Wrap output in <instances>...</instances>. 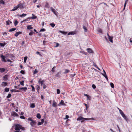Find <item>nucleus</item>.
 I'll use <instances>...</instances> for the list:
<instances>
[{
	"label": "nucleus",
	"instance_id": "f257e3e1",
	"mask_svg": "<svg viewBox=\"0 0 132 132\" xmlns=\"http://www.w3.org/2000/svg\"><path fill=\"white\" fill-rule=\"evenodd\" d=\"M28 120L31 121L30 123V124L32 127H34L36 125V122L34 120L31 118H29Z\"/></svg>",
	"mask_w": 132,
	"mask_h": 132
},
{
	"label": "nucleus",
	"instance_id": "f03ea898",
	"mask_svg": "<svg viewBox=\"0 0 132 132\" xmlns=\"http://www.w3.org/2000/svg\"><path fill=\"white\" fill-rule=\"evenodd\" d=\"M45 80H41V79H40L38 81V83L39 84H40L41 86H43V88L44 89L46 87V86L44 84Z\"/></svg>",
	"mask_w": 132,
	"mask_h": 132
},
{
	"label": "nucleus",
	"instance_id": "7ed1b4c3",
	"mask_svg": "<svg viewBox=\"0 0 132 132\" xmlns=\"http://www.w3.org/2000/svg\"><path fill=\"white\" fill-rule=\"evenodd\" d=\"M84 119L85 120H89L90 119H92V120H94V119L93 118H92L91 119L90 118H83V117L80 116L77 119V120H80L81 121V120H83V119Z\"/></svg>",
	"mask_w": 132,
	"mask_h": 132
},
{
	"label": "nucleus",
	"instance_id": "20e7f679",
	"mask_svg": "<svg viewBox=\"0 0 132 132\" xmlns=\"http://www.w3.org/2000/svg\"><path fill=\"white\" fill-rule=\"evenodd\" d=\"M51 10L53 13L57 16H58V14L57 12L55 9L53 8L52 7L50 8Z\"/></svg>",
	"mask_w": 132,
	"mask_h": 132
},
{
	"label": "nucleus",
	"instance_id": "39448f33",
	"mask_svg": "<svg viewBox=\"0 0 132 132\" xmlns=\"http://www.w3.org/2000/svg\"><path fill=\"white\" fill-rule=\"evenodd\" d=\"M21 125L18 124H16L15 125V130H16L19 131Z\"/></svg>",
	"mask_w": 132,
	"mask_h": 132
},
{
	"label": "nucleus",
	"instance_id": "423d86ee",
	"mask_svg": "<svg viewBox=\"0 0 132 132\" xmlns=\"http://www.w3.org/2000/svg\"><path fill=\"white\" fill-rule=\"evenodd\" d=\"M23 5V3H20L17 6L18 8H19L20 9H22L24 8Z\"/></svg>",
	"mask_w": 132,
	"mask_h": 132
},
{
	"label": "nucleus",
	"instance_id": "0eeeda50",
	"mask_svg": "<svg viewBox=\"0 0 132 132\" xmlns=\"http://www.w3.org/2000/svg\"><path fill=\"white\" fill-rule=\"evenodd\" d=\"M1 57L2 59V61L4 62H6V61L5 59V57L3 54L1 55Z\"/></svg>",
	"mask_w": 132,
	"mask_h": 132
},
{
	"label": "nucleus",
	"instance_id": "6e6552de",
	"mask_svg": "<svg viewBox=\"0 0 132 132\" xmlns=\"http://www.w3.org/2000/svg\"><path fill=\"white\" fill-rule=\"evenodd\" d=\"M27 89V87H24L20 88H19V89L21 90H22L25 92Z\"/></svg>",
	"mask_w": 132,
	"mask_h": 132
},
{
	"label": "nucleus",
	"instance_id": "1a4fd4ad",
	"mask_svg": "<svg viewBox=\"0 0 132 132\" xmlns=\"http://www.w3.org/2000/svg\"><path fill=\"white\" fill-rule=\"evenodd\" d=\"M60 105H65V104L64 103V101L62 100L61 101V102L58 104V105L60 106Z\"/></svg>",
	"mask_w": 132,
	"mask_h": 132
},
{
	"label": "nucleus",
	"instance_id": "9d476101",
	"mask_svg": "<svg viewBox=\"0 0 132 132\" xmlns=\"http://www.w3.org/2000/svg\"><path fill=\"white\" fill-rule=\"evenodd\" d=\"M7 83L6 82H2V84H1V85L2 86H6L7 85Z\"/></svg>",
	"mask_w": 132,
	"mask_h": 132
},
{
	"label": "nucleus",
	"instance_id": "9b49d317",
	"mask_svg": "<svg viewBox=\"0 0 132 132\" xmlns=\"http://www.w3.org/2000/svg\"><path fill=\"white\" fill-rule=\"evenodd\" d=\"M22 34V32L20 31L16 32L14 34V36L17 37L19 34Z\"/></svg>",
	"mask_w": 132,
	"mask_h": 132
},
{
	"label": "nucleus",
	"instance_id": "f8f14e48",
	"mask_svg": "<svg viewBox=\"0 0 132 132\" xmlns=\"http://www.w3.org/2000/svg\"><path fill=\"white\" fill-rule=\"evenodd\" d=\"M8 76L7 75H6L5 76H4L3 77V80H4L5 81H6V80L8 79Z\"/></svg>",
	"mask_w": 132,
	"mask_h": 132
},
{
	"label": "nucleus",
	"instance_id": "ddd939ff",
	"mask_svg": "<svg viewBox=\"0 0 132 132\" xmlns=\"http://www.w3.org/2000/svg\"><path fill=\"white\" fill-rule=\"evenodd\" d=\"M87 50L88 52L89 53H91L93 52L92 50L90 48H87Z\"/></svg>",
	"mask_w": 132,
	"mask_h": 132
},
{
	"label": "nucleus",
	"instance_id": "4468645a",
	"mask_svg": "<svg viewBox=\"0 0 132 132\" xmlns=\"http://www.w3.org/2000/svg\"><path fill=\"white\" fill-rule=\"evenodd\" d=\"M124 119L128 122V118L126 117V116L125 114L123 115V116H122Z\"/></svg>",
	"mask_w": 132,
	"mask_h": 132
},
{
	"label": "nucleus",
	"instance_id": "2eb2a0df",
	"mask_svg": "<svg viewBox=\"0 0 132 132\" xmlns=\"http://www.w3.org/2000/svg\"><path fill=\"white\" fill-rule=\"evenodd\" d=\"M108 38L109 40L112 43L113 42L112 39L113 38V37H111L110 36H109Z\"/></svg>",
	"mask_w": 132,
	"mask_h": 132
},
{
	"label": "nucleus",
	"instance_id": "dca6fc26",
	"mask_svg": "<svg viewBox=\"0 0 132 132\" xmlns=\"http://www.w3.org/2000/svg\"><path fill=\"white\" fill-rule=\"evenodd\" d=\"M33 28V27H31V25H29L27 26V29H29L30 31H31V29Z\"/></svg>",
	"mask_w": 132,
	"mask_h": 132
},
{
	"label": "nucleus",
	"instance_id": "f3484780",
	"mask_svg": "<svg viewBox=\"0 0 132 132\" xmlns=\"http://www.w3.org/2000/svg\"><path fill=\"white\" fill-rule=\"evenodd\" d=\"M65 71L63 72L64 74L70 72V71L68 69H65L64 70Z\"/></svg>",
	"mask_w": 132,
	"mask_h": 132
},
{
	"label": "nucleus",
	"instance_id": "a211bd4d",
	"mask_svg": "<svg viewBox=\"0 0 132 132\" xmlns=\"http://www.w3.org/2000/svg\"><path fill=\"white\" fill-rule=\"evenodd\" d=\"M61 73H60L59 72H58L55 75L56 77H59L60 78L61 77L60 76Z\"/></svg>",
	"mask_w": 132,
	"mask_h": 132
},
{
	"label": "nucleus",
	"instance_id": "6ab92c4d",
	"mask_svg": "<svg viewBox=\"0 0 132 132\" xmlns=\"http://www.w3.org/2000/svg\"><path fill=\"white\" fill-rule=\"evenodd\" d=\"M32 15L33 16L32 17H31V18L29 17L28 18L31 19H35L36 18H37L36 16H35V15L33 14H32Z\"/></svg>",
	"mask_w": 132,
	"mask_h": 132
},
{
	"label": "nucleus",
	"instance_id": "aec40b11",
	"mask_svg": "<svg viewBox=\"0 0 132 132\" xmlns=\"http://www.w3.org/2000/svg\"><path fill=\"white\" fill-rule=\"evenodd\" d=\"M6 43L4 42L3 43H0V46L1 47H4L5 45L6 44Z\"/></svg>",
	"mask_w": 132,
	"mask_h": 132
},
{
	"label": "nucleus",
	"instance_id": "412c9836",
	"mask_svg": "<svg viewBox=\"0 0 132 132\" xmlns=\"http://www.w3.org/2000/svg\"><path fill=\"white\" fill-rule=\"evenodd\" d=\"M30 107L31 108H34L35 107V103H31L30 104Z\"/></svg>",
	"mask_w": 132,
	"mask_h": 132
},
{
	"label": "nucleus",
	"instance_id": "4be33fe9",
	"mask_svg": "<svg viewBox=\"0 0 132 132\" xmlns=\"http://www.w3.org/2000/svg\"><path fill=\"white\" fill-rule=\"evenodd\" d=\"M12 115L14 116L18 117V115L15 112H14L13 113H12Z\"/></svg>",
	"mask_w": 132,
	"mask_h": 132
},
{
	"label": "nucleus",
	"instance_id": "5701e85b",
	"mask_svg": "<svg viewBox=\"0 0 132 132\" xmlns=\"http://www.w3.org/2000/svg\"><path fill=\"white\" fill-rule=\"evenodd\" d=\"M36 117L38 119H40L41 118V116L40 114L39 113H37L36 115Z\"/></svg>",
	"mask_w": 132,
	"mask_h": 132
},
{
	"label": "nucleus",
	"instance_id": "b1692460",
	"mask_svg": "<svg viewBox=\"0 0 132 132\" xmlns=\"http://www.w3.org/2000/svg\"><path fill=\"white\" fill-rule=\"evenodd\" d=\"M56 103L55 102V101L54 100L53 101V103L52 104V106L54 107H55L56 106Z\"/></svg>",
	"mask_w": 132,
	"mask_h": 132
},
{
	"label": "nucleus",
	"instance_id": "393cba45",
	"mask_svg": "<svg viewBox=\"0 0 132 132\" xmlns=\"http://www.w3.org/2000/svg\"><path fill=\"white\" fill-rule=\"evenodd\" d=\"M0 71L1 73L5 71V69L3 68H0Z\"/></svg>",
	"mask_w": 132,
	"mask_h": 132
},
{
	"label": "nucleus",
	"instance_id": "a878e982",
	"mask_svg": "<svg viewBox=\"0 0 132 132\" xmlns=\"http://www.w3.org/2000/svg\"><path fill=\"white\" fill-rule=\"evenodd\" d=\"M75 34V32H74L71 31L69 32L68 34V35H73Z\"/></svg>",
	"mask_w": 132,
	"mask_h": 132
},
{
	"label": "nucleus",
	"instance_id": "bb28decb",
	"mask_svg": "<svg viewBox=\"0 0 132 132\" xmlns=\"http://www.w3.org/2000/svg\"><path fill=\"white\" fill-rule=\"evenodd\" d=\"M83 28L85 32H87V31L88 30L86 27L84 26H83Z\"/></svg>",
	"mask_w": 132,
	"mask_h": 132
},
{
	"label": "nucleus",
	"instance_id": "cd10ccee",
	"mask_svg": "<svg viewBox=\"0 0 132 132\" xmlns=\"http://www.w3.org/2000/svg\"><path fill=\"white\" fill-rule=\"evenodd\" d=\"M18 8V7L17 6H16L14 7L13 8V9L12 10H11V11H15L17 10Z\"/></svg>",
	"mask_w": 132,
	"mask_h": 132
},
{
	"label": "nucleus",
	"instance_id": "c85d7f7f",
	"mask_svg": "<svg viewBox=\"0 0 132 132\" xmlns=\"http://www.w3.org/2000/svg\"><path fill=\"white\" fill-rule=\"evenodd\" d=\"M36 88L37 90V91L39 92V90L40 89V87L38 86V85H36Z\"/></svg>",
	"mask_w": 132,
	"mask_h": 132
},
{
	"label": "nucleus",
	"instance_id": "c756f323",
	"mask_svg": "<svg viewBox=\"0 0 132 132\" xmlns=\"http://www.w3.org/2000/svg\"><path fill=\"white\" fill-rule=\"evenodd\" d=\"M16 28H12L10 29L9 30V32H12V31H14L15 30H16Z\"/></svg>",
	"mask_w": 132,
	"mask_h": 132
},
{
	"label": "nucleus",
	"instance_id": "7c9ffc66",
	"mask_svg": "<svg viewBox=\"0 0 132 132\" xmlns=\"http://www.w3.org/2000/svg\"><path fill=\"white\" fill-rule=\"evenodd\" d=\"M84 104L86 107V108L85 109L86 110L88 108H89V106L88 104H86L85 103H84Z\"/></svg>",
	"mask_w": 132,
	"mask_h": 132
},
{
	"label": "nucleus",
	"instance_id": "2f4dec72",
	"mask_svg": "<svg viewBox=\"0 0 132 132\" xmlns=\"http://www.w3.org/2000/svg\"><path fill=\"white\" fill-rule=\"evenodd\" d=\"M4 90L5 92H7L9 91V88L6 87L5 88Z\"/></svg>",
	"mask_w": 132,
	"mask_h": 132
},
{
	"label": "nucleus",
	"instance_id": "473e14b6",
	"mask_svg": "<svg viewBox=\"0 0 132 132\" xmlns=\"http://www.w3.org/2000/svg\"><path fill=\"white\" fill-rule=\"evenodd\" d=\"M50 25L53 28H54L55 25V24L53 23H50Z\"/></svg>",
	"mask_w": 132,
	"mask_h": 132
},
{
	"label": "nucleus",
	"instance_id": "72a5a7b5",
	"mask_svg": "<svg viewBox=\"0 0 132 132\" xmlns=\"http://www.w3.org/2000/svg\"><path fill=\"white\" fill-rule=\"evenodd\" d=\"M18 23V21L17 20H15L14 22V26H16L17 25Z\"/></svg>",
	"mask_w": 132,
	"mask_h": 132
},
{
	"label": "nucleus",
	"instance_id": "f704fd0d",
	"mask_svg": "<svg viewBox=\"0 0 132 132\" xmlns=\"http://www.w3.org/2000/svg\"><path fill=\"white\" fill-rule=\"evenodd\" d=\"M0 3L4 5L5 4V3L3 1V0H1L0 1Z\"/></svg>",
	"mask_w": 132,
	"mask_h": 132
},
{
	"label": "nucleus",
	"instance_id": "c9c22d12",
	"mask_svg": "<svg viewBox=\"0 0 132 132\" xmlns=\"http://www.w3.org/2000/svg\"><path fill=\"white\" fill-rule=\"evenodd\" d=\"M34 33V32H33V31L32 30L29 33V34L30 36H31Z\"/></svg>",
	"mask_w": 132,
	"mask_h": 132
},
{
	"label": "nucleus",
	"instance_id": "e433bc0d",
	"mask_svg": "<svg viewBox=\"0 0 132 132\" xmlns=\"http://www.w3.org/2000/svg\"><path fill=\"white\" fill-rule=\"evenodd\" d=\"M10 20H8L6 22V24L7 25H9L10 24Z\"/></svg>",
	"mask_w": 132,
	"mask_h": 132
},
{
	"label": "nucleus",
	"instance_id": "4c0bfd02",
	"mask_svg": "<svg viewBox=\"0 0 132 132\" xmlns=\"http://www.w3.org/2000/svg\"><path fill=\"white\" fill-rule=\"evenodd\" d=\"M27 15V14L24 13H23L22 15H20V16L21 17H22L23 16H25Z\"/></svg>",
	"mask_w": 132,
	"mask_h": 132
},
{
	"label": "nucleus",
	"instance_id": "58836bf2",
	"mask_svg": "<svg viewBox=\"0 0 132 132\" xmlns=\"http://www.w3.org/2000/svg\"><path fill=\"white\" fill-rule=\"evenodd\" d=\"M20 118L21 119H27V118L24 117L23 116H22L20 117Z\"/></svg>",
	"mask_w": 132,
	"mask_h": 132
},
{
	"label": "nucleus",
	"instance_id": "ea45409f",
	"mask_svg": "<svg viewBox=\"0 0 132 132\" xmlns=\"http://www.w3.org/2000/svg\"><path fill=\"white\" fill-rule=\"evenodd\" d=\"M28 57L27 56H25L24 57V62L26 63V61Z\"/></svg>",
	"mask_w": 132,
	"mask_h": 132
},
{
	"label": "nucleus",
	"instance_id": "a19ab883",
	"mask_svg": "<svg viewBox=\"0 0 132 132\" xmlns=\"http://www.w3.org/2000/svg\"><path fill=\"white\" fill-rule=\"evenodd\" d=\"M120 114H121L122 116H123V115L125 114L122 111H120Z\"/></svg>",
	"mask_w": 132,
	"mask_h": 132
},
{
	"label": "nucleus",
	"instance_id": "79ce46f5",
	"mask_svg": "<svg viewBox=\"0 0 132 132\" xmlns=\"http://www.w3.org/2000/svg\"><path fill=\"white\" fill-rule=\"evenodd\" d=\"M11 92H19L18 90H16L15 89H11L10 90Z\"/></svg>",
	"mask_w": 132,
	"mask_h": 132
},
{
	"label": "nucleus",
	"instance_id": "37998d69",
	"mask_svg": "<svg viewBox=\"0 0 132 132\" xmlns=\"http://www.w3.org/2000/svg\"><path fill=\"white\" fill-rule=\"evenodd\" d=\"M45 6L46 7L49 8V5L47 2L46 3V4Z\"/></svg>",
	"mask_w": 132,
	"mask_h": 132
},
{
	"label": "nucleus",
	"instance_id": "c03bdc74",
	"mask_svg": "<svg viewBox=\"0 0 132 132\" xmlns=\"http://www.w3.org/2000/svg\"><path fill=\"white\" fill-rule=\"evenodd\" d=\"M31 87H32V90L33 91H34L35 90V89L34 87L32 85H31Z\"/></svg>",
	"mask_w": 132,
	"mask_h": 132
},
{
	"label": "nucleus",
	"instance_id": "a18cd8bd",
	"mask_svg": "<svg viewBox=\"0 0 132 132\" xmlns=\"http://www.w3.org/2000/svg\"><path fill=\"white\" fill-rule=\"evenodd\" d=\"M110 85H111V87L112 88H113L114 87V84H113V83H112V82H111L110 83Z\"/></svg>",
	"mask_w": 132,
	"mask_h": 132
},
{
	"label": "nucleus",
	"instance_id": "49530a36",
	"mask_svg": "<svg viewBox=\"0 0 132 132\" xmlns=\"http://www.w3.org/2000/svg\"><path fill=\"white\" fill-rule=\"evenodd\" d=\"M24 81H20V84L22 86L24 85Z\"/></svg>",
	"mask_w": 132,
	"mask_h": 132
},
{
	"label": "nucleus",
	"instance_id": "de8ad7c7",
	"mask_svg": "<svg viewBox=\"0 0 132 132\" xmlns=\"http://www.w3.org/2000/svg\"><path fill=\"white\" fill-rule=\"evenodd\" d=\"M11 94H8V95L6 96V98H9L11 97Z\"/></svg>",
	"mask_w": 132,
	"mask_h": 132
},
{
	"label": "nucleus",
	"instance_id": "09e8293b",
	"mask_svg": "<svg viewBox=\"0 0 132 132\" xmlns=\"http://www.w3.org/2000/svg\"><path fill=\"white\" fill-rule=\"evenodd\" d=\"M98 32L100 33H102V29H99L98 30Z\"/></svg>",
	"mask_w": 132,
	"mask_h": 132
},
{
	"label": "nucleus",
	"instance_id": "8fccbe9b",
	"mask_svg": "<svg viewBox=\"0 0 132 132\" xmlns=\"http://www.w3.org/2000/svg\"><path fill=\"white\" fill-rule=\"evenodd\" d=\"M60 89H57V94H59L60 93Z\"/></svg>",
	"mask_w": 132,
	"mask_h": 132
},
{
	"label": "nucleus",
	"instance_id": "3c124183",
	"mask_svg": "<svg viewBox=\"0 0 132 132\" xmlns=\"http://www.w3.org/2000/svg\"><path fill=\"white\" fill-rule=\"evenodd\" d=\"M38 72V71L36 69H35V70L34 71V74H35L37 73Z\"/></svg>",
	"mask_w": 132,
	"mask_h": 132
},
{
	"label": "nucleus",
	"instance_id": "603ef678",
	"mask_svg": "<svg viewBox=\"0 0 132 132\" xmlns=\"http://www.w3.org/2000/svg\"><path fill=\"white\" fill-rule=\"evenodd\" d=\"M20 73L22 74H24L25 73V72L24 71L22 70L20 71Z\"/></svg>",
	"mask_w": 132,
	"mask_h": 132
},
{
	"label": "nucleus",
	"instance_id": "864d4df0",
	"mask_svg": "<svg viewBox=\"0 0 132 132\" xmlns=\"http://www.w3.org/2000/svg\"><path fill=\"white\" fill-rule=\"evenodd\" d=\"M45 31V29L44 28H42L40 30V32L44 31Z\"/></svg>",
	"mask_w": 132,
	"mask_h": 132
},
{
	"label": "nucleus",
	"instance_id": "5fc2aeb1",
	"mask_svg": "<svg viewBox=\"0 0 132 132\" xmlns=\"http://www.w3.org/2000/svg\"><path fill=\"white\" fill-rule=\"evenodd\" d=\"M92 87L93 89H95L96 88V86L94 84L92 85Z\"/></svg>",
	"mask_w": 132,
	"mask_h": 132
},
{
	"label": "nucleus",
	"instance_id": "6e6d98bb",
	"mask_svg": "<svg viewBox=\"0 0 132 132\" xmlns=\"http://www.w3.org/2000/svg\"><path fill=\"white\" fill-rule=\"evenodd\" d=\"M103 76L105 77V78L107 80H108V79L107 77V76L106 75H103Z\"/></svg>",
	"mask_w": 132,
	"mask_h": 132
},
{
	"label": "nucleus",
	"instance_id": "4d7b16f0",
	"mask_svg": "<svg viewBox=\"0 0 132 132\" xmlns=\"http://www.w3.org/2000/svg\"><path fill=\"white\" fill-rule=\"evenodd\" d=\"M69 118V116L68 115H66L65 118H64V119H68Z\"/></svg>",
	"mask_w": 132,
	"mask_h": 132
},
{
	"label": "nucleus",
	"instance_id": "13d9d810",
	"mask_svg": "<svg viewBox=\"0 0 132 132\" xmlns=\"http://www.w3.org/2000/svg\"><path fill=\"white\" fill-rule=\"evenodd\" d=\"M55 68V67H54L52 69L51 71L53 72H54L55 70H54V69Z\"/></svg>",
	"mask_w": 132,
	"mask_h": 132
},
{
	"label": "nucleus",
	"instance_id": "bf43d9fd",
	"mask_svg": "<svg viewBox=\"0 0 132 132\" xmlns=\"http://www.w3.org/2000/svg\"><path fill=\"white\" fill-rule=\"evenodd\" d=\"M59 44L57 43H56V45L55 46V47H57L59 46Z\"/></svg>",
	"mask_w": 132,
	"mask_h": 132
},
{
	"label": "nucleus",
	"instance_id": "052dcab7",
	"mask_svg": "<svg viewBox=\"0 0 132 132\" xmlns=\"http://www.w3.org/2000/svg\"><path fill=\"white\" fill-rule=\"evenodd\" d=\"M41 124H42V123H41V122H38V126H39L41 125Z\"/></svg>",
	"mask_w": 132,
	"mask_h": 132
},
{
	"label": "nucleus",
	"instance_id": "680f3d73",
	"mask_svg": "<svg viewBox=\"0 0 132 132\" xmlns=\"http://www.w3.org/2000/svg\"><path fill=\"white\" fill-rule=\"evenodd\" d=\"M88 99L90 100L91 99V97L90 96L88 95V96L87 97Z\"/></svg>",
	"mask_w": 132,
	"mask_h": 132
},
{
	"label": "nucleus",
	"instance_id": "e2e57ef3",
	"mask_svg": "<svg viewBox=\"0 0 132 132\" xmlns=\"http://www.w3.org/2000/svg\"><path fill=\"white\" fill-rule=\"evenodd\" d=\"M27 21V19H25L24 20H23V21H22L21 22V23H22Z\"/></svg>",
	"mask_w": 132,
	"mask_h": 132
},
{
	"label": "nucleus",
	"instance_id": "0e129e2a",
	"mask_svg": "<svg viewBox=\"0 0 132 132\" xmlns=\"http://www.w3.org/2000/svg\"><path fill=\"white\" fill-rule=\"evenodd\" d=\"M103 72L104 73L103 74H102L103 75H106V73L104 69H103Z\"/></svg>",
	"mask_w": 132,
	"mask_h": 132
},
{
	"label": "nucleus",
	"instance_id": "69168bd1",
	"mask_svg": "<svg viewBox=\"0 0 132 132\" xmlns=\"http://www.w3.org/2000/svg\"><path fill=\"white\" fill-rule=\"evenodd\" d=\"M20 129H22V130H24V128L23 127H22L21 126V127Z\"/></svg>",
	"mask_w": 132,
	"mask_h": 132
},
{
	"label": "nucleus",
	"instance_id": "338daca9",
	"mask_svg": "<svg viewBox=\"0 0 132 132\" xmlns=\"http://www.w3.org/2000/svg\"><path fill=\"white\" fill-rule=\"evenodd\" d=\"M20 86V85H19L18 86H15L14 87H15V88L16 89H18L19 88H18V87L19 86Z\"/></svg>",
	"mask_w": 132,
	"mask_h": 132
},
{
	"label": "nucleus",
	"instance_id": "774afa93",
	"mask_svg": "<svg viewBox=\"0 0 132 132\" xmlns=\"http://www.w3.org/2000/svg\"><path fill=\"white\" fill-rule=\"evenodd\" d=\"M44 119H42L41 120V122L42 123V124H43V123H44Z\"/></svg>",
	"mask_w": 132,
	"mask_h": 132
}]
</instances>
